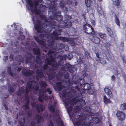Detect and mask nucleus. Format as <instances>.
Masks as SVG:
<instances>
[{
  "mask_svg": "<svg viewBox=\"0 0 126 126\" xmlns=\"http://www.w3.org/2000/svg\"><path fill=\"white\" fill-rule=\"evenodd\" d=\"M72 80L77 85L75 87V90L74 89L73 91L74 92L77 91H80L79 94L78 95L79 97H81L82 98L84 97L83 94H85L84 91V90H89L91 88V85L90 84L88 83H84V79H79L77 76H73L72 77Z\"/></svg>",
  "mask_w": 126,
  "mask_h": 126,
  "instance_id": "f257e3e1",
  "label": "nucleus"
},
{
  "mask_svg": "<svg viewBox=\"0 0 126 126\" xmlns=\"http://www.w3.org/2000/svg\"><path fill=\"white\" fill-rule=\"evenodd\" d=\"M81 116H80L79 118L78 119L74 118L76 120H78L75 122L76 125L77 126H81L82 125V120L81 119Z\"/></svg>",
  "mask_w": 126,
  "mask_h": 126,
  "instance_id": "393cba45",
  "label": "nucleus"
},
{
  "mask_svg": "<svg viewBox=\"0 0 126 126\" xmlns=\"http://www.w3.org/2000/svg\"><path fill=\"white\" fill-rule=\"evenodd\" d=\"M98 63H100L102 64H104L106 63V61L105 59L103 58H100V60L99 62H97Z\"/></svg>",
  "mask_w": 126,
  "mask_h": 126,
  "instance_id": "37998d69",
  "label": "nucleus"
},
{
  "mask_svg": "<svg viewBox=\"0 0 126 126\" xmlns=\"http://www.w3.org/2000/svg\"><path fill=\"white\" fill-rule=\"evenodd\" d=\"M107 33L111 37L113 36V32L111 29L108 27H106Z\"/></svg>",
  "mask_w": 126,
  "mask_h": 126,
  "instance_id": "a878e982",
  "label": "nucleus"
},
{
  "mask_svg": "<svg viewBox=\"0 0 126 126\" xmlns=\"http://www.w3.org/2000/svg\"><path fill=\"white\" fill-rule=\"evenodd\" d=\"M64 72L61 71H60L58 73V75L59 76L62 77L64 75Z\"/></svg>",
  "mask_w": 126,
  "mask_h": 126,
  "instance_id": "6e6d98bb",
  "label": "nucleus"
},
{
  "mask_svg": "<svg viewBox=\"0 0 126 126\" xmlns=\"http://www.w3.org/2000/svg\"><path fill=\"white\" fill-rule=\"evenodd\" d=\"M36 116L37 118L36 123H40L42 120V116L40 115H39L38 114H36Z\"/></svg>",
  "mask_w": 126,
  "mask_h": 126,
  "instance_id": "72a5a7b5",
  "label": "nucleus"
},
{
  "mask_svg": "<svg viewBox=\"0 0 126 126\" xmlns=\"http://www.w3.org/2000/svg\"><path fill=\"white\" fill-rule=\"evenodd\" d=\"M116 115L118 119L121 121H124L126 119L125 113L122 111H117Z\"/></svg>",
  "mask_w": 126,
  "mask_h": 126,
  "instance_id": "1a4fd4ad",
  "label": "nucleus"
},
{
  "mask_svg": "<svg viewBox=\"0 0 126 126\" xmlns=\"http://www.w3.org/2000/svg\"><path fill=\"white\" fill-rule=\"evenodd\" d=\"M39 84L40 86L44 88V89L46 88V86L47 85L46 82L45 81H41L40 82Z\"/></svg>",
  "mask_w": 126,
  "mask_h": 126,
  "instance_id": "e433bc0d",
  "label": "nucleus"
},
{
  "mask_svg": "<svg viewBox=\"0 0 126 126\" xmlns=\"http://www.w3.org/2000/svg\"><path fill=\"white\" fill-rule=\"evenodd\" d=\"M65 18L67 20L66 22L62 21L61 24V27L64 28H69L71 27L72 25V22L70 21L69 20L71 18V17L70 16H66Z\"/></svg>",
  "mask_w": 126,
  "mask_h": 126,
  "instance_id": "423d86ee",
  "label": "nucleus"
},
{
  "mask_svg": "<svg viewBox=\"0 0 126 126\" xmlns=\"http://www.w3.org/2000/svg\"><path fill=\"white\" fill-rule=\"evenodd\" d=\"M32 50L34 55H40V50L39 48H33Z\"/></svg>",
  "mask_w": 126,
  "mask_h": 126,
  "instance_id": "b1692460",
  "label": "nucleus"
},
{
  "mask_svg": "<svg viewBox=\"0 0 126 126\" xmlns=\"http://www.w3.org/2000/svg\"><path fill=\"white\" fill-rule=\"evenodd\" d=\"M25 100L26 102L30 101L29 95L28 94H25Z\"/></svg>",
  "mask_w": 126,
  "mask_h": 126,
  "instance_id": "e2e57ef3",
  "label": "nucleus"
},
{
  "mask_svg": "<svg viewBox=\"0 0 126 126\" xmlns=\"http://www.w3.org/2000/svg\"><path fill=\"white\" fill-rule=\"evenodd\" d=\"M40 55H38L36 56V62L37 63L40 61Z\"/></svg>",
  "mask_w": 126,
  "mask_h": 126,
  "instance_id": "5fc2aeb1",
  "label": "nucleus"
},
{
  "mask_svg": "<svg viewBox=\"0 0 126 126\" xmlns=\"http://www.w3.org/2000/svg\"><path fill=\"white\" fill-rule=\"evenodd\" d=\"M46 74L48 75V78L49 80L53 79L56 75V72L50 69L47 71Z\"/></svg>",
  "mask_w": 126,
  "mask_h": 126,
  "instance_id": "9b49d317",
  "label": "nucleus"
},
{
  "mask_svg": "<svg viewBox=\"0 0 126 126\" xmlns=\"http://www.w3.org/2000/svg\"><path fill=\"white\" fill-rule=\"evenodd\" d=\"M91 0H85V3L87 7L91 6Z\"/></svg>",
  "mask_w": 126,
  "mask_h": 126,
  "instance_id": "f704fd0d",
  "label": "nucleus"
},
{
  "mask_svg": "<svg viewBox=\"0 0 126 126\" xmlns=\"http://www.w3.org/2000/svg\"><path fill=\"white\" fill-rule=\"evenodd\" d=\"M64 75L63 77L65 79H67L69 78V74L68 72H67Z\"/></svg>",
  "mask_w": 126,
  "mask_h": 126,
  "instance_id": "864d4df0",
  "label": "nucleus"
},
{
  "mask_svg": "<svg viewBox=\"0 0 126 126\" xmlns=\"http://www.w3.org/2000/svg\"><path fill=\"white\" fill-rule=\"evenodd\" d=\"M49 23L52 28L55 30L53 31V33L51 34V38L56 37V36H58L59 35H60L61 34L62 31V29H58L59 27L61 28L60 26H60L57 25L56 22L53 19H51L49 21Z\"/></svg>",
  "mask_w": 126,
  "mask_h": 126,
  "instance_id": "f03ea898",
  "label": "nucleus"
},
{
  "mask_svg": "<svg viewBox=\"0 0 126 126\" xmlns=\"http://www.w3.org/2000/svg\"><path fill=\"white\" fill-rule=\"evenodd\" d=\"M7 71L10 76L13 77L16 74L15 73H14L12 72L11 67H7Z\"/></svg>",
  "mask_w": 126,
  "mask_h": 126,
  "instance_id": "cd10ccee",
  "label": "nucleus"
},
{
  "mask_svg": "<svg viewBox=\"0 0 126 126\" xmlns=\"http://www.w3.org/2000/svg\"><path fill=\"white\" fill-rule=\"evenodd\" d=\"M103 101L105 103L107 104L109 103H111V101L109 99L107 98L105 95L104 96Z\"/></svg>",
  "mask_w": 126,
  "mask_h": 126,
  "instance_id": "7c9ffc66",
  "label": "nucleus"
},
{
  "mask_svg": "<svg viewBox=\"0 0 126 126\" xmlns=\"http://www.w3.org/2000/svg\"><path fill=\"white\" fill-rule=\"evenodd\" d=\"M64 102L65 104L67 106L69 105V104L71 105L70 99L69 98H66L64 101Z\"/></svg>",
  "mask_w": 126,
  "mask_h": 126,
  "instance_id": "58836bf2",
  "label": "nucleus"
},
{
  "mask_svg": "<svg viewBox=\"0 0 126 126\" xmlns=\"http://www.w3.org/2000/svg\"><path fill=\"white\" fill-rule=\"evenodd\" d=\"M51 8L53 9V11L52 12L54 14L53 15V18L58 21H62L63 20L62 16H61V12L60 11H56L57 9H56L54 5L51 6Z\"/></svg>",
  "mask_w": 126,
  "mask_h": 126,
  "instance_id": "7ed1b4c3",
  "label": "nucleus"
},
{
  "mask_svg": "<svg viewBox=\"0 0 126 126\" xmlns=\"http://www.w3.org/2000/svg\"><path fill=\"white\" fill-rule=\"evenodd\" d=\"M31 105L33 107H34L35 106V108L38 113H39L40 111H43L45 109L43 105L41 104H36V102H32L31 103Z\"/></svg>",
  "mask_w": 126,
  "mask_h": 126,
  "instance_id": "6e6552de",
  "label": "nucleus"
},
{
  "mask_svg": "<svg viewBox=\"0 0 126 126\" xmlns=\"http://www.w3.org/2000/svg\"><path fill=\"white\" fill-rule=\"evenodd\" d=\"M25 58V63L31 65L33 64L35 62V57L31 53H28V55L26 56Z\"/></svg>",
  "mask_w": 126,
  "mask_h": 126,
  "instance_id": "0eeeda50",
  "label": "nucleus"
},
{
  "mask_svg": "<svg viewBox=\"0 0 126 126\" xmlns=\"http://www.w3.org/2000/svg\"><path fill=\"white\" fill-rule=\"evenodd\" d=\"M14 56L13 53H11L10 54L9 56V58L10 59V61H11L13 60L14 59Z\"/></svg>",
  "mask_w": 126,
  "mask_h": 126,
  "instance_id": "13d9d810",
  "label": "nucleus"
},
{
  "mask_svg": "<svg viewBox=\"0 0 126 126\" xmlns=\"http://www.w3.org/2000/svg\"><path fill=\"white\" fill-rule=\"evenodd\" d=\"M27 85L29 88L34 90L36 91H38L39 85L38 83L36 81H28L27 83Z\"/></svg>",
  "mask_w": 126,
  "mask_h": 126,
  "instance_id": "39448f33",
  "label": "nucleus"
},
{
  "mask_svg": "<svg viewBox=\"0 0 126 126\" xmlns=\"http://www.w3.org/2000/svg\"><path fill=\"white\" fill-rule=\"evenodd\" d=\"M45 72V71L42 69H37L36 71L37 77L38 78H42L44 76Z\"/></svg>",
  "mask_w": 126,
  "mask_h": 126,
  "instance_id": "2eb2a0df",
  "label": "nucleus"
},
{
  "mask_svg": "<svg viewBox=\"0 0 126 126\" xmlns=\"http://www.w3.org/2000/svg\"><path fill=\"white\" fill-rule=\"evenodd\" d=\"M55 53L56 55V54L55 53V51H54L52 50H49L47 53V54L48 55H49L51 54V55Z\"/></svg>",
  "mask_w": 126,
  "mask_h": 126,
  "instance_id": "603ef678",
  "label": "nucleus"
},
{
  "mask_svg": "<svg viewBox=\"0 0 126 126\" xmlns=\"http://www.w3.org/2000/svg\"><path fill=\"white\" fill-rule=\"evenodd\" d=\"M113 4L117 6L120 5V1L119 0H112Z\"/></svg>",
  "mask_w": 126,
  "mask_h": 126,
  "instance_id": "79ce46f5",
  "label": "nucleus"
},
{
  "mask_svg": "<svg viewBox=\"0 0 126 126\" xmlns=\"http://www.w3.org/2000/svg\"><path fill=\"white\" fill-rule=\"evenodd\" d=\"M50 111L52 112H54L55 111V108L53 105H51L49 107Z\"/></svg>",
  "mask_w": 126,
  "mask_h": 126,
  "instance_id": "09e8293b",
  "label": "nucleus"
},
{
  "mask_svg": "<svg viewBox=\"0 0 126 126\" xmlns=\"http://www.w3.org/2000/svg\"><path fill=\"white\" fill-rule=\"evenodd\" d=\"M93 123L95 124H98L99 121V119L96 117H94L93 118Z\"/></svg>",
  "mask_w": 126,
  "mask_h": 126,
  "instance_id": "c9c22d12",
  "label": "nucleus"
},
{
  "mask_svg": "<svg viewBox=\"0 0 126 126\" xmlns=\"http://www.w3.org/2000/svg\"><path fill=\"white\" fill-rule=\"evenodd\" d=\"M34 27L35 29L38 32H41L42 25L40 20H37L36 21Z\"/></svg>",
  "mask_w": 126,
  "mask_h": 126,
  "instance_id": "ddd939ff",
  "label": "nucleus"
},
{
  "mask_svg": "<svg viewBox=\"0 0 126 126\" xmlns=\"http://www.w3.org/2000/svg\"><path fill=\"white\" fill-rule=\"evenodd\" d=\"M19 92H17L16 93V94L18 95H20L21 94H23L25 93V90L24 88L22 87L20 89H19Z\"/></svg>",
  "mask_w": 126,
  "mask_h": 126,
  "instance_id": "2f4dec72",
  "label": "nucleus"
},
{
  "mask_svg": "<svg viewBox=\"0 0 126 126\" xmlns=\"http://www.w3.org/2000/svg\"><path fill=\"white\" fill-rule=\"evenodd\" d=\"M36 41L39 43V44L45 47L46 45V43L43 41L39 39V38L37 36L34 37Z\"/></svg>",
  "mask_w": 126,
  "mask_h": 126,
  "instance_id": "4be33fe9",
  "label": "nucleus"
},
{
  "mask_svg": "<svg viewBox=\"0 0 126 126\" xmlns=\"http://www.w3.org/2000/svg\"><path fill=\"white\" fill-rule=\"evenodd\" d=\"M67 109L68 112H70L72 111V106H69L67 108Z\"/></svg>",
  "mask_w": 126,
  "mask_h": 126,
  "instance_id": "bf43d9fd",
  "label": "nucleus"
},
{
  "mask_svg": "<svg viewBox=\"0 0 126 126\" xmlns=\"http://www.w3.org/2000/svg\"><path fill=\"white\" fill-rule=\"evenodd\" d=\"M39 67L40 68L43 69L44 70H46L48 67V66L47 65V63H46L43 66L40 65Z\"/></svg>",
  "mask_w": 126,
  "mask_h": 126,
  "instance_id": "c03bdc74",
  "label": "nucleus"
},
{
  "mask_svg": "<svg viewBox=\"0 0 126 126\" xmlns=\"http://www.w3.org/2000/svg\"><path fill=\"white\" fill-rule=\"evenodd\" d=\"M71 46H73L75 45V43L72 40H70L69 42Z\"/></svg>",
  "mask_w": 126,
  "mask_h": 126,
  "instance_id": "680f3d73",
  "label": "nucleus"
},
{
  "mask_svg": "<svg viewBox=\"0 0 126 126\" xmlns=\"http://www.w3.org/2000/svg\"><path fill=\"white\" fill-rule=\"evenodd\" d=\"M55 41L54 40H52L50 41H48V46L51 47V48H52L53 49L55 50L56 51L59 50H60V48H58L57 47V46L53 47L55 44Z\"/></svg>",
  "mask_w": 126,
  "mask_h": 126,
  "instance_id": "dca6fc26",
  "label": "nucleus"
},
{
  "mask_svg": "<svg viewBox=\"0 0 126 126\" xmlns=\"http://www.w3.org/2000/svg\"><path fill=\"white\" fill-rule=\"evenodd\" d=\"M85 108L86 109L85 112H86V114H88V116L92 117V116L91 115V112L90 107H85Z\"/></svg>",
  "mask_w": 126,
  "mask_h": 126,
  "instance_id": "c756f323",
  "label": "nucleus"
},
{
  "mask_svg": "<svg viewBox=\"0 0 126 126\" xmlns=\"http://www.w3.org/2000/svg\"><path fill=\"white\" fill-rule=\"evenodd\" d=\"M64 86L62 83L60 82H57L56 84V86L54 87L55 89L59 91H61L63 87Z\"/></svg>",
  "mask_w": 126,
  "mask_h": 126,
  "instance_id": "a211bd4d",
  "label": "nucleus"
},
{
  "mask_svg": "<svg viewBox=\"0 0 126 126\" xmlns=\"http://www.w3.org/2000/svg\"><path fill=\"white\" fill-rule=\"evenodd\" d=\"M96 34L99 35L100 38L104 40H107V36L105 33L98 32Z\"/></svg>",
  "mask_w": 126,
  "mask_h": 126,
  "instance_id": "5701e85b",
  "label": "nucleus"
},
{
  "mask_svg": "<svg viewBox=\"0 0 126 126\" xmlns=\"http://www.w3.org/2000/svg\"><path fill=\"white\" fill-rule=\"evenodd\" d=\"M97 12L99 14H101L103 12V10H102L101 8L98 5H97Z\"/></svg>",
  "mask_w": 126,
  "mask_h": 126,
  "instance_id": "8fccbe9b",
  "label": "nucleus"
},
{
  "mask_svg": "<svg viewBox=\"0 0 126 126\" xmlns=\"http://www.w3.org/2000/svg\"><path fill=\"white\" fill-rule=\"evenodd\" d=\"M93 40L94 43L97 44H99L101 41L100 39L96 36L94 37Z\"/></svg>",
  "mask_w": 126,
  "mask_h": 126,
  "instance_id": "bb28decb",
  "label": "nucleus"
},
{
  "mask_svg": "<svg viewBox=\"0 0 126 126\" xmlns=\"http://www.w3.org/2000/svg\"><path fill=\"white\" fill-rule=\"evenodd\" d=\"M81 105H84L85 104V103L84 100L83 99H81Z\"/></svg>",
  "mask_w": 126,
  "mask_h": 126,
  "instance_id": "338daca9",
  "label": "nucleus"
},
{
  "mask_svg": "<svg viewBox=\"0 0 126 126\" xmlns=\"http://www.w3.org/2000/svg\"><path fill=\"white\" fill-rule=\"evenodd\" d=\"M104 46L105 47L106 49L109 48L111 45V44L109 42H106L103 44Z\"/></svg>",
  "mask_w": 126,
  "mask_h": 126,
  "instance_id": "a18cd8bd",
  "label": "nucleus"
},
{
  "mask_svg": "<svg viewBox=\"0 0 126 126\" xmlns=\"http://www.w3.org/2000/svg\"><path fill=\"white\" fill-rule=\"evenodd\" d=\"M59 6L60 7L62 8H64L65 6L64 4L62 3H60L59 4Z\"/></svg>",
  "mask_w": 126,
  "mask_h": 126,
  "instance_id": "774afa93",
  "label": "nucleus"
},
{
  "mask_svg": "<svg viewBox=\"0 0 126 126\" xmlns=\"http://www.w3.org/2000/svg\"><path fill=\"white\" fill-rule=\"evenodd\" d=\"M26 2L27 4H28L30 7H33V4L31 0H27Z\"/></svg>",
  "mask_w": 126,
  "mask_h": 126,
  "instance_id": "ea45409f",
  "label": "nucleus"
},
{
  "mask_svg": "<svg viewBox=\"0 0 126 126\" xmlns=\"http://www.w3.org/2000/svg\"><path fill=\"white\" fill-rule=\"evenodd\" d=\"M17 59L18 61L19 62H23V58L22 56H19V57H17Z\"/></svg>",
  "mask_w": 126,
  "mask_h": 126,
  "instance_id": "3c124183",
  "label": "nucleus"
},
{
  "mask_svg": "<svg viewBox=\"0 0 126 126\" xmlns=\"http://www.w3.org/2000/svg\"><path fill=\"white\" fill-rule=\"evenodd\" d=\"M46 35L45 34H40L39 35V36L40 38L42 39L43 40L44 39V38L45 37Z\"/></svg>",
  "mask_w": 126,
  "mask_h": 126,
  "instance_id": "4d7b16f0",
  "label": "nucleus"
},
{
  "mask_svg": "<svg viewBox=\"0 0 126 126\" xmlns=\"http://www.w3.org/2000/svg\"><path fill=\"white\" fill-rule=\"evenodd\" d=\"M71 105H74L76 104L77 101L76 98H74L72 99L71 100Z\"/></svg>",
  "mask_w": 126,
  "mask_h": 126,
  "instance_id": "a19ab883",
  "label": "nucleus"
},
{
  "mask_svg": "<svg viewBox=\"0 0 126 126\" xmlns=\"http://www.w3.org/2000/svg\"><path fill=\"white\" fill-rule=\"evenodd\" d=\"M104 90L105 93L108 96L109 98H112L113 94L112 92L108 88L106 87L105 88Z\"/></svg>",
  "mask_w": 126,
  "mask_h": 126,
  "instance_id": "6ab92c4d",
  "label": "nucleus"
},
{
  "mask_svg": "<svg viewBox=\"0 0 126 126\" xmlns=\"http://www.w3.org/2000/svg\"><path fill=\"white\" fill-rule=\"evenodd\" d=\"M42 91L43 93H45L47 92L49 94H51L52 93V91L49 88H47V89L46 88L44 89H43Z\"/></svg>",
  "mask_w": 126,
  "mask_h": 126,
  "instance_id": "473e14b6",
  "label": "nucleus"
},
{
  "mask_svg": "<svg viewBox=\"0 0 126 126\" xmlns=\"http://www.w3.org/2000/svg\"><path fill=\"white\" fill-rule=\"evenodd\" d=\"M115 20L116 24L118 26H120V22L119 19L117 15H114Z\"/></svg>",
  "mask_w": 126,
  "mask_h": 126,
  "instance_id": "c85d7f7f",
  "label": "nucleus"
},
{
  "mask_svg": "<svg viewBox=\"0 0 126 126\" xmlns=\"http://www.w3.org/2000/svg\"><path fill=\"white\" fill-rule=\"evenodd\" d=\"M79 109V107L76 106L73 109L74 112L72 113V116L74 118L78 119L80 117V115L79 114L78 110Z\"/></svg>",
  "mask_w": 126,
  "mask_h": 126,
  "instance_id": "f8f14e48",
  "label": "nucleus"
},
{
  "mask_svg": "<svg viewBox=\"0 0 126 126\" xmlns=\"http://www.w3.org/2000/svg\"><path fill=\"white\" fill-rule=\"evenodd\" d=\"M70 91L68 89H64L63 90L62 96L64 97L68 96L69 94Z\"/></svg>",
  "mask_w": 126,
  "mask_h": 126,
  "instance_id": "412c9836",
  "label": "nucleus"
},
{
  "mask_svg": "<svg viewBox=\"0 0 126 126\" xmlns=\"http://www.w3.org/2000/svg\"><path fill=\"white\" fill-rule=\"evenodd\" d=\"M22 74L25 77H28L31 76L33 74V72L30 69L24 68L22 71Z\"/></svg>",
  "mask_w": 126,
  "mask_h": 126,
  "instance_id": "4468645a",
  "label": "nucleus"
},
{
  "mask_svg": "<svg viewBox=\"0 0 126 126\" xmlns=\"http://www.w3.org/2000/svg\"><path fill=\"white\" fill-rule=\"evenodd\" d=\"M83 29L84 31L88 34L93 35L94 34V28L88 23H86L83 25Z\"/></svg>",
  "mask_w": 126,
  "mask_h": 126,
  "instance_id": "20e7f679",
  "label": "nucleus"
},
{
  "mask_svg": "<svg viewBox=\"0 0 126 126\" xmlns=\"http://www.w3.org/2000/svg\"><path fill=\"white\" fill-rule=\"evenodd\" d=\"M23 107H25V109L26 110H29V105L25 104L23 106Z\"/></svg>",
  "mask_w": 126,
  "mask_h": 126,
  "instance_id": "69168bd1",
  "label": "nucleus"
},
{
  "mask_svg": "<svg viewBox=\"0 0 126 126\" xmlns=\"http://www.w3.org/2000/svg\"><path fill=\"white\" fill-rule=\"evenodd\" d=\"M56 57V54L55 53L50 55V59L51 60V62H53V63H51V65L52 67L57 68L58 67V66L57 62L55 61V58Z\"/></svg>",
  "mask_w": 126,
  "mask_h": 126,
  "instance_id": "9d476101",
  "label": "nucleus"
},
{
  "mask_svg": "<svg viewBox=\"0 0 126 126\" xmlns=\"http://www.w3.org/2000/svg\"><path fill=\"white\" fill-rule=\"evenodd\" d=\"M39 96L38 98L39 101L42 102L43 101V99L44 100H46L48 99V97L47 96H46L45 97H44V94L43 93H42L41 92L39 91Z\"/></svg>",
  "mask_w": 126,
  "mask_h": 126,
  "instance_id": "f3484780",
  "label": "nucleus"
},
{
  "mask_svg": "<svg viewBox=\"0 0 126 126\" xmlns=\"http://www.w3.org/2000/svg\"><path fill=\"white\" fill-rule=\"evenodd\" d=\"M120 109L123 111L126 110V103H124L122 104L120 107Z\"/></svg>",
  "mask_w": 126,
  "mask_h": 126,
  "instance_id": "4c0bfd02",
  "label": "nucleus"
},
{
  "mask_svg": "<svg viewBox=\"0 0 126 126\" xmlns=\"http://www.w3.org/2000/svg\"><path fill=\"white\" fill-rule=\"evenodd\" d=\"M56 36V37H55L54 38H51L52 39H53L54 40L55 39H59L62 41L63 42H69V39L68 38L64 37H57Z\"/></svg>",
  "mask_w": 126,
  "mask_h": 126,
  "instance_id": "aec40b11",
  "label": "nucleus"
},
{
  "mask_svg": "<svg viewBox=\"0 0 126 126\" xmlns=\"http://www.w3.org/2000/svg\"><path fill=\"white\" fill-rule=\"evenodd\" d=\"M8 88V91L10 94L12 93L14 91V89L13 87L12 86H9Z\"/></svg>",
  "mask_w": 126,
  "mask_h": 126,
  "instance_id": "de8ad7c7",
  "label": "nucleus"
},
{
  "mask_svg": "<svg viewBox=\"0 0 126 126\" xmlns=\"http://www.w3.org/2000/svg\"><path fill=\"white\" fill-rule=\"evenodd\" d=\"M64 66L65 67V68L67 70L68 69L71 70V68L72 67V65L70 64H69L68 63L66 64H65Z\"/></svg>",
  "mask_w": 126,
  "mask_h": 126,
  "instance_id": "49530a36",
  "label": "nucleus"
},
{
  "mask_svg": "<svg viewBox=\"0 0 126 126\" xmlns=\"http://www.w3.org/2000/svg\"><path fill=\"white\" fill-rule=\"evenodd\" d=\"M63 63L62 62L61 60H59L58 62V66H62L63 64Z\"/></svg>",
  "mask_w": 126,
  "mask_h": 126,
  "instance_id": "0e129e2a",
  "label": "nucleus"
},
{
  "mask_svg": "<svg viewBox=\"0 0 126 126\" xmlns=\"http://www.w3.org/2000/svg\"><path fill=\"white\" fill-rule=\"evenodd\" d=\"M96 55L97 58L96 59V60L97 62H99V61L100 60V58L99 57V53L97 52L96 53Z\"/></svg>",
  "mask_w": 126,
  "mask_h": 126,
  "instance_id": "052dcab7",
  "label": "nucleus"
}]
</instances>
